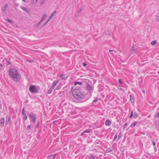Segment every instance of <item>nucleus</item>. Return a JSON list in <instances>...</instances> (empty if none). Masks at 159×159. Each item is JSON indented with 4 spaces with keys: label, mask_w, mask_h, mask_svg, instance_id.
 Returning <instances> with one entry per match:
<instances>
[{
    "label": "nucleus",
    "mask_w": 159,
    "mask_h": 159,
    "mask_svg": "<svg viewBox=\"0 0 159 159\" xmlns=\"http://www.w3.org/2000/svg\"><path fill=\"white\" fill-rule=\"evenodd\" d=\"M9 75L10 78L16 82H19L21 79V75L18 74L17 70L15 68H11L10 70Z\"/></svg>",
    "instance_id": "1"
},
{
    "label": "nucleus",
    "mask_w": 159,
    "mask_h": 159,
    "mask_svg": "<svg viewBox=\"0 0 159 159\" xmlns=\"http://www.w3.org/2000/svg\"><path fill=\"white\" fill-rule=\"evenodd\" d=\"M72 92L74 98L80 100H83L85 96L84 93L82 92L79 88L75 89Z\"/></svg>",
    "instance_id": "2"
},
{
    "label": "nucleus",
    "mask_w": 159,
    "mask_h": 159,
    "mask_svg": "<svg viewBox=\"0 0 159 159\" xmlns=\"http://www.w3.org/2000/svg\"><path fill=\"white\" fill-rule=\"evenodd\" d=\"M29 89L31 93H36L39 92L40 88L38 86L31 85L29 87Z\"/></svg>",
    "instance_id": "3"
},
{
    "label": "nucleus",
    "mask_w": 159,
    "mask_h": 159,
    "mask_svg": "<svg viewBox=\"0 0 159 159\" xmlns=\"http://www.w3.org/2000/svg\"><path fill=\"white\" fill-rule=\"evenodd\" d=\"M132 117H133L134 118H136L138 117L137 113L135 111H134L133 110L131 111L130 115L129 116V118H131Z\"/></svg>",
    "instance_id": "4"
},
{
    "label": "nucleus",
    "mask_w": 159,
    "mask_h": 159,
    "mask_svg": "<svg viewBox=\"0 0 159 159\" xmlns=\"http://www.w3.org/2000/svg\"><path fill=\"white\" fill-rule=\"evenodd\" d=\"M86 88L89 92L92 93L93 90V85H90L88 84H87Z\"/></svg>",
    "instance_id": "5"
},
{
    "label": "nucleus",
    "mask_w": 159,
    "mask_h": 159,
    "mask_svg": "<svg viewBox=\"0 0 159 159\" xmlns=\"http://www.w3.org/2000/svg\"><path fill=\"white\" fill-rule=\"evenodd\" d=\"M33 122L34 123L36 121V115L33 113H30L29 114Z\"/></svg>",
    "instance_id": "6"
},
{
    "label": "nucleus",
    "mask_w": 159,
    "mask_h": 159,
    "mask_svg": "<svg viewBox=\"0 0 159 159\" xmlns=\"http://www.w3.org/2000/svg\"><path fill=\"white\" fill-rule=\"evenodd\" d=\"M56 12V11H54L53 13L51 14V15L49 17L48 19V20L47 21L45 22V23L44 24V26L45 25L48 23V22L50 21V19L52 18V17H53L54 14H55V13Z\"/></svg>",
    "instance_id": "7"
},
{
    "label": "nucleus",
    "mask_w": 159,
    "mask_h": 159,
    "mask_svg": "<svg viewBox=\"0 0 159 159\" xmlns=\"http://www.w3.org/2000/svg\"><path fill=\"white\" fill-rule=\"evenodd\" d=\"M59 81V80H57L54 81L51 86V88L53 89L55 87V86L58 84V83Z\"/></svg>",
    "instance_id": "8"
},
{
    "label": "nucleus",
    "mask_w": 159,
    "mask_h": 159,
    "mask_svg": "<svg viewBox=\"0 0 159 159\" xmlns=\"http://www.w3.org/2000/svg\"><path fill=\"white\" fill-rule=\"evenodd\" d=\"M60 77L63 80H65L67 78L68 76L66 75H61L60 76Z\"/></svg>",
    "instance_id": "9"
},
{
    "label": "nucleus",
    "mask_w": 159,
    "mask_h": 159,
    "mask_svg": "<svg viewBox=\"0 0 159 159\" xmlns=\"http://www.w3.org/2000/svg\"><path fill=\"white\" fill-rule=\"evenodd\" d=\"M136 52V50L134 47H132V49L130 51V56H131L132 54H134Z\"/></svg>",
    "instance_id": "10"
},
{
    "label": "nucleus",
    "mask_w": 159,
    "mask_h": 159,
    "mask_svg": "<svg viewBox=\"0 0 159 159\" xmlns=\"http://www.w3.org/2000/svg\"><path fill=\"white\" fill-rule=\"evenodd\" d=\"M5 122V119L4 118H1L0 119V124L3 127Z\"/></svg>",
    "instance_id": "11"
},
{
    "label": "nucleus",
    "mask_w": 159,
    "mask_h": 159,
    "mask_svg": "<svg viewBox=\"0 0 159 159\" xmlns=\"http://www.w3.org/2000/svg\"><path fill=\"white\" fill-rule=\"evenodd\" d=\"M111 121L108 120H107L105 122V125L107 126H110L111 125Z\"/></svg>",
    "instance_id": "12"
},
{
    "label": "nucleus",
    "mask_w": 159,
    "mask_h": 159,
    "mask_svg": "<svg viewBox=\"0 0 159 159\" xmlns=\"http://www.w3.org/2000/svg\"><path fill=\"white\" fill-rule=\"evenodd\" d=\"M138 123V122L137 121H135L131 124L130 125V127L132 128L134 127Z\"/></svg>",
    "instance_id": "13"
},
{
    "label": "nucleus",
    "mask_w": 159,
    "mask_h": 159,
    "mask_svg": "<svg viewBox=\"0 0 159 159\" xmlns=\"http://www.w3.org/2000/svg\"><path fill=\"white\" fill-rule=\"evenodd\" d=\"M8 6V4L7 3H6L5 4V5L4 7V8L3 9V11L4 13L6 12V10L7 8V7Z\"/></svg>",
    "instance_id": "14"
},
{
    "label": "nucleus",
    "mask_w": 159,
    "mask_h": 159,
    "mask_svg": "<svg viewBox=\"0 0 159 159\" xmlns=\"http://www.w3.org/2000/svg\"><path fill=\"white\" fill-rule=\"evenodd\" d=\"M46 17L47 14H44L42 16L41 19L43 21L44 20L46 19Z\"/></svg>",
    "instance_id": "15"
},
{
    "label": "nucleus",
    "mask_w": 159,
    "mask_h": 159,
    "mask_svg": "<svg viewBox=\"0 0 159 159\" xmlns=\"http://www.w3.org/2000/svg\"><path fill=\"white\" fill-rule=\"evenodd\" d=\"M20 8L24 11H25V12H28V10L26 9V8L25 7H21Z\"/></svg>",
    "instance_id": "16"
},
{
    "label": "nucleus",
    "mask_w": 159,
    "mask_h": 159,
    "mask_svg": "<svg viewBox=\"0 0 159 159\" xmlns=\"http://www.w3.org/2000/svg\"><path fill=\"white\" fill-rule=\"evenodd\" d=\"M82 84V83L81 82H75L74 83V85L75 86H76L77 85H78V84L81 85Z\"/></svg>",
    "instance_id": "17"
},
{
    "label": "nucleus",
    "mask_w": 159,
    "mask_h": 159,
    "mask_svg": "<svg viewBox=\"0 0 159 159\" xmlns=\"http://www.w3.org/2000/svg\"><path fill=\"white\" fill-rule=\"evenodd\" d=\"M157 43V41L156 40H154L151 43V44L152 45H155Z\"/></svg>",
    "instance_id": "18"
},
{
    "label": "nucleus",
    "mask_w": 159,
    "mask_h": 159,
    "mask_svg": "<svg viewBox=\"0 0 159 159\" xmlns=\"http://www.w3.org/2000/svg\"><path fill=\"white\" fill-rule=\"evenodd\" d=\"M26 61L28 62L33 63L34 62V61L32 60H29V59H27L26 60Z\"/></svg>",
    "instance_id": "19"
},
{
    "label": "nucleus",
    "mask_w": 159,
    "mask_h": 159,
    "mask_svg": "<svg viewBox=\"0 0 159 159\" xmlns=\"http://www.w3.org/2000/svg\"><path fill=\"white\" fill-rule=\"evenodd\" d=\"M90 129H87L85 130L84 132L85 133H89L90 132Z\"/></svg>",
    "instance_id": "20"
},
{
    "label": "nucleus",
    "mask_w": 159,
    "mask_h": 159,
    "mask_svg": "<svg viewBox=\"0 0 159 159\" xmlns=\"http://www.w3.org/2000/svg\"><path fill=\"white\" fill-rule=\"evenodd\" d=\"M53 89H52L51 88L50 89H49L48 92V93L51 94L52 92Z\"/></svg>",
    "instance_id": "21"
},
{
    "label": "nucleus",
    "mask_w": 159,
    "mask_h": 159,
    "mask_svg": "<svg viewBox=\"0 0 159 159\" xmlns=\"http://www.w3.org/2000/svg\"><path fill=\"white\" fill-rule=\"evenodd\" d=\"M130 101H131V102H132V103L134 102V101L133 98H132V96L130 95Z\"/></svg>",
    "instance_id": "22"
},
{
    "label": "nucleus",
    "mask_w": 159,
    "mask_h": 159,
    "mask_svg": "<svg viewBox=\"0 0 159 159\" xmlns=\"http://www.w3.org/2000/svg\"><path fill=\"white\" fill-rule=\"evenodd\" d=\"M22 114L24 115H26L25 113V110L24 108H23L22 110Z\"/></svg>",
    "instance_id": "23"
},
{
    "label": "nucleus",
    "mask_w": 159,
    "mask_h": 159,
    "mask_svg": "<svg viewBox=\"0 0 159 159\" xmlns=\"http://www.w3.org/2000/svg\"><path fill=\"white\" fill-rule=\"evenodd\" d=\"M24 116L23 117V120L25 121V120L27 118V117L26 115H24Z\"/></svg>",
    "instance_id": "24"
},
{
    "label": "nucleus",
    "mask_w": 159,
    "mask_h": 159,
    "mask_svg": "<svg viewBox=\"0 0 159 159\" xmlns=\"http://www.w3.org/2000/svg\"><path fill=\"white\" fill-rule=\"evenodd\" d=\"M30 128H31V125H28V126H27V127L26 128V129L27 130H29L30 129Z\"/></svg>",
    "instance_id": "25"
},
{
    "label": "nucleus",
    "mask_w": 159,
    "mask_h": 159,
    "mask_svg": "<svg viewBox=\"0 0 159 159\" xmlns=\"http://www.w3.org/2000/svg\"><path fill=\"white\" fill-rule=\"evenodd\" d=\"M106 151L107 152H111L112 150L110 148H108L107 149Z\"/></svg>",
    "instance_id": "26"
},
{
    "label": "nucleus",
    "mask_w": 159,
    "mask_h": 159,
    "mask_svg": "<svg viewBox=\"0 0 159 159\" xmlns=\"http://www.w3.org/2000/svg\"><path fill=\"white\" fill-rule=\"evenodd\" d=\"M46 0H42L41 2H40V4L41 5H43L44 3V2H45V1Z\"/></svg>",
    "instance_id": "27"
},
{
    "label": "nucleus",
    "mask_w": 159,
    "mask_h": 159,
    "mask_svg": "<svg viewBox=\"0 0 159 159\" xmlns=\"http://www.w3.org/2000/svg\"><path fill=\"white\" fill-rule=\"evenodd\" d=\"M128 124L127 123L125 124L124 125V129H125V128L128 126Z\"/></svg>",
    "instance_id": "28"
},
{
    "label": "nucleus",
    "mask_w": 159,
    "mask_h": 159,
    "mask_svg": "<svg viewBox=\"0 0 159 159\" xmlns=\"http://www.w3.org/2000/svg\"><path fill=\"white\" fill-rule=\"evenodd\" d=\"M117 134H116L115 135V136H114V137L113 139V140L115 141L117 139Z\"/></svg>",
    "instance_id": "29"
},
{
    "label": "nucleus",
    "mask_w": 159,
    "mask_h": 159,
    "mask_svg": "<svg viewBox=\"0 0 159 159\" xmlns=\"http://www.w3.org/2000/svg\"><path fill=\"white\" fill-rule=\"evenodd\" d=\"M89 159H96L95 158L93 155H92L90 157Z\"/></svg>",
    "instance_id": "30"
},
{
    "label": "nucleus",
    "mask_w": 159,
    "mask_h": 159,
    "mask_svg": "<svg viewBox=\"0 0 159 159\" xmlns=\"http://www.w3.org/2000/svg\"><path fill=\"white\" fill-rule=\"evenodd\" d=\"M7 20L10 23H12V20H10L9 19H7Z\"/></svg>",
    "instance_id": "31"
},
{
    "label": "nucleus",
    "mask_w": 159,
    "mask_h": 159,
    "mask_svg": "<svg viewBox=\"0 0 159 159\" xmlns=\"http://www.w3.org/2000/svg\"><path fill=\"white\" fill-rule=\"evenodd\" d=\"M119 82L121 84H123V83L121 81V80L120 79L119 80Z\"/></svg>",
    "instance_id": "32"
},
{
    "label": "nucleus",
    "mask_w": 159,
    "mask_h": 159,
    "mask_svg": "<svg viewBox=\"0 0 159 159\" xmlns=\"http://www.w3.org/2000/svg\"><path fill=\"white\" fill-rule=\"evenodd\" d=\"M97 100H98V99L97 98H95V99H94L93 100V102H97Z\"/></svg>",
    "instance_id": "33"
},
{
    "label": "nucleus",
    "mask_w": 159,
    "mask_h": 159,
    "mask_svg": "<svg viewBox=\"0 0 159 159\" xmlns=\"http://www.w3.org/2000/svg\"><path fill=\"white\" fill-rule=\"evenodd\" d=\"M60 88V87L59 86H57L56 88L57 90H59Z\"/></svg>",
    "instance_id": "34"
},
{
    "label": "nucleus",
    "mask_w": 159,
    "mask_h": 159,
    "mask_svg": "<svg viewBox=\"0 0 159 159\" xmlns=\"http://www.w3.org/2000/svg\"><path fill=\"white\" fill-rule=\"evenodd\" d=\"M121 132H120L118 136V139H120L121 137Z\"/></svg>",
    "instance_id": "35"
},
{
    "label": "nucleus",
    "mask_w": 159,
    "mask_h": 159,
    "mask_svg": "<svg viewBox=\"0 0 159 159\" xmlns=\"http://www.w3.org/2000/svg\"><path fill=\"white\" fill-rule=\"evenodd\" d=\"M43 21H42V20H41V21L38 23V25H39Z\"/></svg>",
    "instance_id": "36"
},
{
    "label": "nucleus",
    "mask_w": 159,
    "mask_h": 159,
    "mask_svg": "<svg viewBox=\"0 0 159 159\" xmlns=\"http://www.w3.org/2000/svg\"><path fill=\"white\" fill-rule=\"evenodd\" d=\"M156 116L157 117H159V112H157L156 113Z\"/></svg>",
    "instance_id": "37"
},
{
    "label": "nucleus",
    "mask_w": 159,
    "mask_h": 159,
    "mask_svg": "<svg viewBox=\"0 0 159 159\" xmlns=\"http://www.w3.org/2000/svg\"><path fill=\"white\" fill-rule=\"evenodd\" d=\"M52 155H49L47 157L48 158H50L52 157Z\"/></svg>",
    "instance_id": "38"
},
{
    "label": "nucleus",
    "mask_w": 159,
    "mask_h": 159,
    "mask_svg": "<svg viewBox=\"0 0 159 159\" xmlns=\"http://www.w3.org/2000/svg\"><path fill=\"white\" fill-rule=\"evenodd\" d=\"M34 0H31V3L33 4H34Z\"/></svg>",
    "instance_id": "39"
},
{
    "label": "nucleus",
    "mask_w": 159,
    "mask_h": 159,
    "mask_svg": "<svg viewBox=\"0 0 159 159\" xmlns=\"http://www.w3.org/2000/svg\"><path fill=\"white\" fill-rule=\"evenodd\" d=\"M152 143L153 145L155 146L156 145V143L154 141H152Z\"/></svg>",
    "instance_id": "40"
},
{
    "label": "nucleus",
    "mask_w": 159,
    "mask_h": 159,
    "mask_svg": "<svg viewBox=\"0 0 159 159\" xmlns=\"http://www.w3.org/2000/svg\"><path fill=\"white\" fill-rule=\"evenodd\" d=\"M39 122H38V123L37 124V126H35V127H38L39 126Z\"/></svg>",
    "instance_id": "41"
},
{
    "label": "nucleus",
    "mask_w": 159,
    "mask_h": 159,
    "mask_svg": "<svg viewBox=\"0 0 159 159\" xmlns=\"http://www.w3.org/2000/svg\"><path fill=\"white\" fill-rule=\"evenodd\" d=\"M15 5L16 7H18L19 6V4L18 3L16 4H15Z\"/></svg>",
    "instance_id": "42"
},
{
    "label": "nucleus",
    "mask_w": 159,
    "mask_h": 159,
    "mask_svg": "<svg viewBox=\"0 0 159 159\" xmlns=\"http://www.w3.org/2000/svg\"><path fill=\"white\" fill-rule=\"evenodd\" d=\"M113 50H109V52L110 53H111V52H113Z\"/></svg>",
    "instance_id": "43"
},
{
    "label": "nucleus",
    "mask_w": 159,
    "mask_h": 159,
    "mask_svg": "<svg viewBox=\"0 0 159 159\" xmlns=\"http://www.w3.org/2000/svg\"><path fill=\"white\" fill-rule=\"evenodd\" d=\"M154 150H155V152H156L157 151V148H156V147H154Z\"/></svg>",
    "instance_id": "44"
},
{
    "label": "nucleus",
    "mask_w": 159,
    "mask_h": 159,
    "mask_svg": "<svg viewBox=\"0 0 159 159\" xmlns=\"http://www.w3.org/2000/svg\"><path fill=\"white\" fill-rule=\"evenodd\" d=\"M84 132H83L82 133H81V136H83V135H84Z\"/></svg>",
    "instance_id": "45"
},
{
    "label": "nucleus",
    "mask_w": 159,
    "mask_h": 159,
    "mask_svg": "<svg viewBox=\"0 0 159 159\" xmlns=\"http://www.w3.org/2000/svg\"><path fill=\"white\" fill-rule=\"evenodd\" d=\"M83 65L84 66H86V64L84 62L83 63Z\"/></svg>",
    "instance_id": "46"
},
{
    "label": "nucleus",
    "mask_w": 159,
    "mask_h": 159,
    "mask_svg": "<svg viewBox=\"0 0 159 159\" xmlns=\"http://www.w3.org/2000/svg\"><path fill=\"white\" fill-rule=\"evenodd\" d=\"M142 91L143 93H145V90H142Z\"/></svg>",
    "instance_id": "47"
},
{
    "label": "nucleus",
    "mask_w": 159,
    "mask_h": 159,
    "mask_svg": "<svg viewBox=\"0 0 159 159\" xmlns=\"http://www.w3.org/2000/svg\"><path fill=\"white\" fill-rule=\"evenodd\" d=\"M55 155H55L54 156H53V159H54V157H55Z\"/></svg>",
    "instance_id": "48"
},
{
    "label": "nucleus",
    "mask_w": 159,
    "mask_h": 159,
    "mask_svg": "<svg viewBox=\"0 0 159 159\" xmlns=\"http://www.w3.org/2000/svg\"><path fill=\"white\" fill-rule=\"evenodd\" d=\"M39 0H36V3Z\"/></svg>",
    "instance_id": "49"
},
{
    "label": "nucleus",
    "mask_w": 159,
    "mask_h": 159,
    "mask_svg": "<svg viewBox=\"0 0 159 159\" xmlns=\"http://www.w3.org/2000/svg\"><path fill=\"white\" fill-rule=\"evenodd\" d=\"M23 2H26V1L25 0H22Z\"/></svg>",
    "instance_id": "50"
},
{
    "label": "nucleus",
    "mask_w": 159,
    "mask_h": 159,
    "mask_svg": "<svg viewBox=\"0 0 159 159\" xmlns=\"http://www.w3.org/2000/svg\"><path fill=\"white\" fill-rule=\"evenodd\" d=\"M104 159H107L106 157H105V158H104Z\"/></svg>",
    "instance_id": "51"
},
{
    "label": "nucleus",
    "mask_w": 159,
    "mask_h": 159,
    "mask_svg": "<svg viewBox=\"0 0 159 159\" xmlns=\"http://www.w3.org/2000/svg\"><path fill=\"white\" fill-rule=\"evenodd\" d=\"M112 54L114 55L113 53H111Z\"/></svg>",
    "instance_id": "52"
},
{
    "label": "nucleus",
    "mask_w": 159,
    "mask_h": 159,
    "mask_svg": "<svg viewBox=\"0 0 159 159\" xmlns=\"http://www.w3.org/2000/svg\"><path fill=\"white\" fill-rule=\"evenodd\" d=\"M84 101H83L82 102H84Z\"/></svg>",
    "instance_id": "53"
}]
</instances>
